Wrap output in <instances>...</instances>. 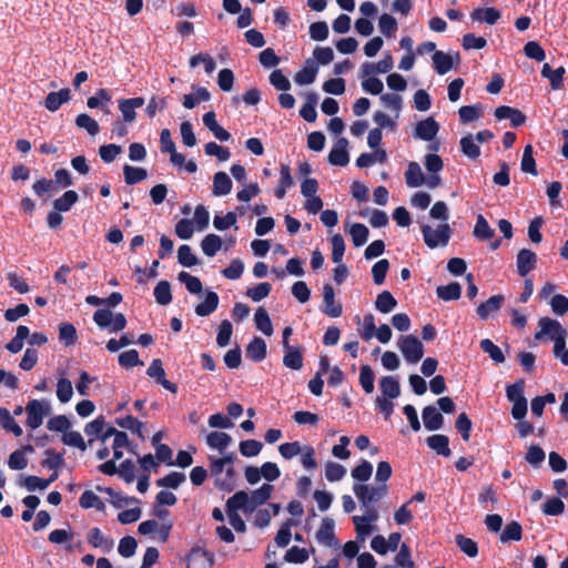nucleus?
<instances>
[{"label": "nucleus", "mask_w": 568, "mask_h": 568, "mask_svg": "<svg viewBox=\"0 0 568 568\" xmlns=\"http://www.w3.org/2000/svg\"><path fill=\"white\" fill-rule=\"evenodd\" d=\"M285 354L283 356V364L285 367L300 371L303 367V354L298 347L288 346L284 348Z\"/></svg>", "instance_id": "7c9ffc66"}, {"label": "nucleus", "mask_w": 568, "mask_h": 568, "mask_svg": "<svg viewBox=\"0 0 568 568\" xmlns=\"http://www.w3.org/2000/svg\"><path fill=\"white\" fill-rule=\"evenodd\" d=\"M297 525L293 519L285 520L275 536V542L278 547H286L291 541V527Z\"/></svg>", "instance_id": "e2e57ef3"}, {"label": "nucleus", "mask_w": 568, "mask_h": 568, "mask_svg": "<svg viewBox=\"0 0 568 568\" xmlns=\"http://www.w3.org/2000/svg\"><path fill=\"white\" fill-rule=\"evenodd\" d=\"M317 72V63L312 59H307L303 69L295 74L294 80L300 85L311 84L315 81Z\"/></svg>", "instance_id": "a878e982"}, {"label": "nucleus", "mask_w": 568, "mask_h": 568, "mask_svg": "<svg viewBox=\"0 0 568 568\" xmlns=\"http://www.w3.org/2000/svg\"><path fill=\"white\" fill-rule=\"evenodd\" d=\"M378 27H379L381 32L386 38H393L398 29L396 19L388 13H383L379 17Z\"/></svg>", "instance_id": "864d4df0"}, {"label": "nucleus", "mask_w": 568, "mask_h": 568, "mask_svg": "<svg viewBox=\"0 0 568 568\" xmlns=\"http://www.w3.org/2000/svg\"><path fill=\"white\" fill-rule=\"evenodd\" d=\"M378 517L377 510L365 511L363 516H354L353 523L357 537L364 540L366 536L371 535L373 531L371 523L376 521Z\"/></svg>", "instance_id": "9d476101"}, {"label": "nucleus", "mask_w": 568, "mask_h": 568, "mask_svg": "<svg viewBox=\"0 0 568 568\" xmlns=\"http://www.w3.org/2000/svg\"><path fill=\"white\" fill-rule=\"evenodd\" d=\"M375 374L369 365L361 366L359 371V384L366 394L374 392Z\"/></svg>", "instance_id": "4d7b16f0"}, {"label": "nucleus", "mask_w": 568, "mask_h": 568, "mask_svg": "<svg viewBox=\"0 0 568 568\" xmlns=\"http://www.w3.org/2000/svg\"><path fill=\"white\" fill-rule=\"evenodd\" d=\"M541 511L547 516H559L565 511V503L559 497H551L544 503Z\"/></svg>", "instance_id": "338daca9"}, {"label": "nucleus", "mask_w": 568, "mask_h": 568, "mask_svg": "<svg viewBox=\"0 0 568 568\" xmlns=\"http://www.w3.org/2000/svg\"><path fill=\"white\" fill-rule=\"evenodd\" d=\"M255 326L264 335L271 336L273 334V325L267 311L264 307H258L254 314Z\"/></svg>", "instance_id": "c9c22d12"}, {"label": "nucleus", "mask_w": 568, "mask_h": 568, "mask_svg": "<svg viewBox=\"0 0 568 568\" xmlns=\"http://www.w3.org/2000/svg\"><path fill=\"white\" fill-rule=\"evenodd\" d=\"M318 102V97L315 92H308L306 94V101L302 105L300 110V115L306 121V122H315L317 119V112H316V104Z\"/></svg>", "instance_id": "c85d7f7f"}, {"label": "nucleus", "mask_w": 568, "mask_h": 568, "mask_svg": "<svg viewBox=\"0 0 568 568\" xmlns=\"http://www.w3.org/2000/svg\"><path fill=\"white\" fill-rule=\"evenodd\" d=\"M504 301L505 297L501 294L490 296L487 301L480 303L477 306V315L480 320L486 321L493 313H496L500 310Z\"/></svg>", "instance_id": "f3484780"}, {"label": "nucleus", "mask_w": 568, "mask_h": 568, "mask_svg": "<svg viewBox=\"0 0 568 568\" xmlns=\"http://www.w3.org/2000/svg\"><path fill=\"white\" fill-rule=\"evenodd\" d=\"M59 339L65 346H72L78 339L77 328L73 324L64 322L59 325Z\"/></svg>", "instance_id": "49530a36"}, {"label": "nucleus", "mask_w": 568, "mask_h": 568, "mask_svg": "<svg viewBox=\"0 0 568 568\" xmlns=\"http://www.w3.org/2000/svg\"><path fill=\"white\" fill-rule=\"evenodd\" d=\"M281 179L278 185L274 190V195L282 200L286 195V190L294 185V179L291 174V168L288 164L281 163L280 165Z\"/></svg>", "instance_id": "5701e85b"}, {"label": "nucleus", "mask_w": 568, "mask_h": 568, "mask_svg": "<svg viewBox=\"0 0 568 568\" xmlns=\"http://www.w3.org/2000/svg\"><path fill=\"white\" fill-rule=\"evenodd\" d=\"M379 388L383 393V397L395 399L400 395V385L396 377L384 376L379 381Z\"/></svg>", "instance_id": "c756f323"}, {"label": "nucleus", "mask_w": 568, "mask_h": 568, "mask_svg": "<svg viewBox=\"0 0 568 568\" xmlns=\"http://www.w3.org/2000/svg\"><path fill=\"white\" fill-rule=\"evenodd\" d=\"M349 234L352 236V241L355 247L363 246L369 235V231L366 225L362 223H355L351 226Z\"/></svg>", "instance_id": "5fc2aeb1"}, {"label": "nucleus", "mask_w": 568, "mask_h": 568, "mask_svg": "<svg viewBox=\"0 0 568 568\" xmlns=\"http://www.w3.org/2000/svg\"><path fill=\"white\" fill-rule=\"evenodd\" d=\"M79 505L83 509L95 508L97 510H100V511L104 510V508H105L104 503L92 490H85L81 495V497L79 499Z\"/></svg>", "instance_id": "8fccbe9b"}, {"label": "nucleus", "mask_w": 568, "mask_h": 568, "mask_svg": "<svg viewBox=\"0 0 568 568\" xmlns=\"http://www.w3.org/2000/svg\"><path fill=\"white\" fill-rule=\"evenodd\" d=\"M372 473L373 465L368 460L362 459L361 464L352 469L351 475L355 480L365 483L371 478Z\"/></svg>", "instance_id": "0e129e2a"}, {"label": "nucleus", "mask_w": 568, "mask_h": 568, "mask_svg": "<svg viewBox=\"0 0 568 568\" xmlns=\"http://www.w3.org/2000/svg\"><path fill=\"white\" fill-rule=\"evenodd\" d=\"M422 417L424 426L428 430H438L444 425V416L433 405L423 408Z\"/></svg>", "instance_id": "dca6fc26"}, {"label": "nucleus", "mask_w": 568, "mask_h": 568, "mask_svg": "<svg viewBox=\"0 0 568 568\" xmlns=\"http://www.w3.org/2000/svg\"><path fill=\"white\" fill-rule=\"evenodd\" d=\"M398 348L404 358L412 364L418 363L424 355V345L415 335H404L398 339Z\"/></svg>", "instance_id": "7ed1b4c3"}, {"label": "nucleus", "mask_w": 568, "mask_h": 568, "mask_svg": "<svg viewBox=\"0 0 568 568\" xmlns=\"http://www.w3.org/2000/svg\"><path fill=\"white\" fill-rule=\"evenodd\" d=\"M124 181L129 185L136 184L148 176V172L143 168L131 166L125 164L123 168Z\"/></svg>", "instance_id": "3c124183"}, {"label": "nucleus", "mask_w": 568, "mask_h": 568, "mask_svg": "<svg viewBox=\"0 0 568 568\" xmlns=\"http://www.w3.org/2000/svg\"><path fill=\"white\" fill-rule=\"evenodd\" d=\"M146 374L151 378H154L158 384L162 385L169 392H171L173 394L178 393V389H179L178 385L165 378V371L163 368V364L160 358H154L151 362V364L146 371Z\"/></svg>", "instance_id": "423d86ee"}, {"label": "nucleus", "mask_w": 568, "mask_h": 568, "mask_svg": "<svg viewBox=\"0 0 568 568\" xmlns=\"http://www.w3.org/2000/svg\"><path fill=\"white\" fill-rule=\"evenodd\" d=\"M537 263V255L529 248H521L517 253L516 265L519 276L525 277L531 272Z\"/></svg>", "instance_id": "9b49d317"}, {"label": "nucleus", "mask_w": 568, "mask_h": 568, "mask_svg": "<svg viewBox=\"0 0 568 568\" xmlns=\"http://www.w3.org/2000/svg\"><path fill=\"white\" fill-rule=\"evenodd\" d=\"M334 528H335L334 520L329 517H324L322 519L320 529L316 531L317 541H320L328 547L338 546V540L335 537Z\"/></svg>", "instance_id": "f8f14e48"}, {"label": "nucleus", "mask_w": 568, "mask_h": 568, "mask_svg": "<svg viewBox=\"0 0 568 568\" xmlns=\"http://www.w3.org/2000/svg\"><path fill=\"white\" fill-rule=\"evenodd\" d=\"M232 443V437L224 432H211L206 436V444L214 449L220 450L221 453L226 449Z\"/></svg>", "instance_id": "473e14b6"}, {"label": "nucleus", "mask_w": 568, "mask_h": 568, "mask_svg": "<svg viewBox=\"0 0 568 568\" xmlns=\"http://www.w3.org/2000/svg\"><path fill=\"white\" fill-rule=\"evenodd\" d=\"M473 234L479 241H487L494 236V230L489 226L484 215L479 214L477 216Z\"/></svg>", "instance_id": "de8ad7c7"}, {"label": "nucleus", "mask_w": 568, "mask_h": 568, "mask_svg": "<svg viewBox=\"0 0 568 568\" xmlns=\"http://www.w3.org/2000/svg\"><path fill=\"white\" fill-rule=\"evenodd\" d=\"M439 131L438 122L429 116L419 121L415 128V135L424 141H433Z\"/></svg>", "instance_id": "2eb2a0df"}, {"label": "nucleus", "mask_w": 568, "mask_h": 568, "mask_svg": "<svg viewBox=\"0 0 568 568\" xmlns=\"http://www.w3.org/2000/svg\"><path fill=\"white\" fill-rule=\"evenodd\" d=\"M248 494L244 490H239L227 499L226 513H237L239 509H243L245 513H248Z\"/></svg>", "instance_id": "2f4dec72"}, {"label": "nucleus", "mask_w": 568, "mask_h": 568, "mask_svg": "<svg viewBox=\"0 0 568 568\" xmlns=\"http://www.w3.org/2000/svg\"><path fill=\"white\" fill-rule=\"evenodd\" d=\"M79 195L75 191L69 190L62 196L53 201V207L58 212H68L78 202Z\"/></svg>", "instance_id": "a19ab883"}, {"label": "nucleus", "mask_w": 568, "mask_h": 568, "mask_svg": "<svg viewBox=\"0 0 568 568\" xmlns=\"http://www.w3.org/2000/svg\"><path fill=\"white\" fill-rule=\"evenodd\" d=\"M323 313L329 317H339L343 313V306L339 302H335L334 287L326 283L323 286Z\"/></svg>", "instance_id": "0eeeda50"}, {"label": "nucleus", "mask_w": 568, "mask_h": 568, "mask_svg": "<svg viewBox=\"0 0 568 568\" xmlns=\"http://www.w3.org/2000/svg\"><path fill=\"white\" fill-rule=\"evenodd\" d=\"M546 458L544 449L538 445H531L525 455V460L534 468H539Z\"/></svg>", "instance_id": "680f3d73"}, {"label": "nucleus", "mask_w": 568, "mask_h": 568, "mask_svg": "<svg viewBox=\"0 0 568 568\" xmlns=\"http://www.w3.org/2000/svg\"><path fill=\"white\" fill-rule=\"evenodd\" d=\"M523 537V527L516 521L508 523L499 535V540L505 544L509 541H519Z\"/></svg>", "instance_id": "f704fd0d"}, {"label": "nucleus", "mask_w": 568, "mask_h": 568, "mask_svg": "<svg viewBox=\"0 0 568 568\" xmlns=\"http://www.w3.org/2000/svg\"><path fill=\"white\" fill-rule=\"evenodd\" d=\"M460 149L462 152L471 160H476L480 155V149L470 134L460 139Z\"/></svg>", "instance_id": "774afa93"}, {"label": "nucleus", "mask_w": 568, "mask_h": 568, "mask_svg": "<svg viewBox=\"0 0 568 568\" xmlns=\"http://www.w3.org/2000/svg\"><path fill=\"white\" fill-rule=\"evenodd\" d=\"M395 566L402 568H414L415 562L412 559V551L407 544L403 542L399 546V551L395 556Z\"/></svg>", "instance_id": "052dcab7"}, {"label": "nucleus", "mask_w": 568, "mask_h": 568, "mask_svg": "<svg viewBox=\"0 0 568 568\" xmlns=\"http://www.w3.org/2000/svg\"><path fill=\"white\" fill-rule=\"evenodd\" d=\"M71 100V91L69 88H63L59 91L50 92L45 100L44 106L47 110L51 112H55L60 109L63 103H67Z\"/></svg>", "instance_id": "6ab92c4d"}, {"label": "nucleus", "mask_w": 568, "mask_h": 568, "mask_svg": "<svg viewBox=\"0 0 568 568\" xmlns=\"http://www.w3.org/2000/svg\"><path fill=\"white\" fill-rule=\"evenodd\" d=\"M497 120H509L513 128H519L526 123L527 116L519 109L508 105H499L495 109Z\"/></svg>", "instance_id": "1a4fd4ad"}, {"label": "nucleus", "mask_w": 568, "mask_h": 568, "mask_svg": "<svg viewBox=\"0 0 568 568\" xmlns=\"http://www.w3.org/2000/svg\"><path fill=\"white\" fill-rule=\"evenodd\" d=\"M425 244L429 248L437 246H446L452 237V229L447 223H443L433 230L429 225L424 224L420 227Z\"/></svg>", "instance_id": "f03ea898"}, {"label": "nucleus", "mask_w": 568, "mask_h": 568, "mask_svg": "<svg viewBox=\"0 0 568 568\" xmlns=\"http://www.w3.org/2000/svg\"><path fill=\"white\" fill-rule=\"evenodd\" d=\"M232 180L225 172L220 171L214 174L212 192L215 196L227 195L232 191Z\"/></svg>", "instance_id": "cd10ccee"}, {"label": "nucleus", "mask_w": 568, "mask_h": 568, "mask_svg": "<svg viewBox=\"0 0 568 568\" xmlns=\"http://www.w3.org/2000/svg\"><path fill=\"white\" fill-rule=\"evenodd\" d=\"M115 424L121 428L129 429L133 434H136L141 439H144L142 428L144 427V423L140 422L132 415H128L125 417H120L115 419Z\"/></svg>", "instance_id": "79ce46f5"}, {"label": "nucleus", "mask_w": 568, "mask_h": 568, "mask_svg": "<svg viewBox=\"0 0 568 568\" xmlns=\"http://www.w3.org/2000/svg\"><path fill=\"white\" fill-rule=\"evenodd\" d=\"M272 291V285L268 282H262L253 287L247 288L245 295L253 302H260L267 297Z\"/></svg>", "instance_id": "6e6d98bb"}, {"label": "nucleus", "mask_w": 568, "mask_h": 568, "mask_svg": "<svg viewBox=\"0 0 568 568\" xmlns=\"http://www.w3.org/2000/svg\"><path fill=\"white\" fill-rule=\"evenodd\" d=\"M87 540L93 548H101L104 552H110L114 547L113 539L104 536L99 527H93L88 531Z\"/></svg>", "instance_id": "4468645a"}, {"label": "nucleus", "mask_w": 568, "mask_h": 568, "mask_svg": "<svg viewBox=\"0 0 568 568\" xmlns=\"http://www.w3.org/2000/svg\"><path fill=\"white\" fill-rule=\"evenodd\" d=\"M397 306V301L389 291L379 293L375 301V307L383 314L390 313Z\"/></svg>", "instance_id": "e433bc0d"}, {"label": "nucleus", "mask_w": 568, "mask_h": 568, "mask_svg": "<svg viewBox=\"0 0 568 568\" xmlns=\"http://www.w3.org/2000/svg\"><path fill=\"white\" fill-rule=\"evenodd\" d=\"M437 297L443 301H456L462 295V286L457 282L438 286L436 290Z\"/></svg>", "instance_id": "4c0bfd02"}, {"label": "nucleus", "mask_w": 568, "mask_h": 568, "mask_svg": "<svg viewBox=\"0 0 568 568\" xmlns=\"http://www.w3.org/2000/svg\"><path fill=\"white\" fill-rule=\"evenodd\" d=\"M539 331L535 333V339H541L544 336H548L550 339L554 336L560 335L566 329L561 324L550 317H541L538 322Z\"/></svg>", "instance_id": "ddd939ff"}, {"label": "nucleus", "mask_w": 568, "mask_h": 568, "mask_svg": "<svg viewBox=\"0 0 568 568\" xmlns=\"http://www.w3.org/2000/svg\"><path fill=\"white\" fill-rule=\"evenodd\" d=\"M565 68L559 67L557 69H551L548 63H545L541 68L540 74L542 78H547L549 80V84L551 90H560L564 87V74Z\"/></svg>", "instance_id": "412c9836"}, {"label": "nucleus", "mask_w": 568, "mask_h": 568, "mask_svg": "<svg viewBox=\"0 0 568 568\" xmlns=\"http://www.w3.org/2000/svg\"><path fill=\"white\" fill-rule=\"evenodd\" d=\"M154 298L160 305H168L172 302V292L170 282L163 280L160 281L154 287Z\"/></svg>", "instance_id": "37998d69"}, {"label": "nucleus", "mask_w": 568, "mask_h": 568, "mask_svg": "<svg viewBox=\"0 0 568 568\" xmlns=\"http://www.w3.org/2000/svg\"><path fill=\"white\" fill-rule=\"evenodd\" d=\"M144 104V99L141 97L122 99L119 101V110L122 113L123 122H133L136 118L135 109Z\"/></svg>", "instance_id": "a211bd4d"}, {"label": "nucleus", "mask_w": 568, "mask_h": 568, "mask_svg": "<svg viewBox=\"0 0 568 568\" xmlns=\"http://www.w3.org/2000/svg\"><path fill=\"white\" fill-rule=\"evenodd\" d=\"M44 455L47 456L44 459L41 460V465L44 468L52 469V470H59L65 465V459L63 457V454L57 453L52 448H48L44 452Z\"/></svg>", "instance_id": "ea45409f"}, {"label": "nucleus", "mask_w": 568, "mask_h": 568, "mask_svg": "<svg viewBox=\"0 0 568 568\" xmlns=\"http://www.w3.org/2000/svg\"><path fill=\"white\" fill-rule=\"evenodd\" d=\"M405 180L409 187H418L424 184L425 176L417 162H409L407 171L405 172Z\"/></svg>", "instance_id": "72a5a7b5"}, {"label": "nucleus", "mask_w": 568, "mask_h": 568, "mask_svg": "<svg viewBox=\"0 0 568 568\" xmlns=\"http://www.w3.org/2000/svg\"><path fill=\"white\" fill-rule=\"evenodd\" d=\"M458 114L462 123H470L481 118L483 108L480 104L463 105L459 108Z\"/></svg>", "instance_id": "09e8293b"}, {"label": "nucleus", "mask_w": 568, "mask_h": 568, "mask_svg": "<svg viewBox=\"0 0 568 568\" xmlns=\"http://www.w3.org/2000/svg\"><path fill=\"white\" fill-rule=\"evenodd\" d=\"M427 446L433 449L437 455L449 457L452 450L449 448V438L443 434H435L426 438Z\"/></svg>", "instance_id": "4be33fe9"}, {"label": "nucleus", "mask_w": 568, "mask_h": 568, "mask_svg": "<svg viewBox=\"0 0 568 568\" xmlns=\"http://www.w3.org/2000/svg\"><path fill=\"white\" fill-rule=\"evenodd\" d=\"M219 295L213 291H209L205 294V298L202 303L195 306V313L197 316L205 317L216 311L219 306Z\"/></svg>", "instance_id": "bb28decb"}, {"label": "nucleus", "mask_w": 568, "mask_h": 568, "mask_svg": "<svg viewBox=\"0 0 568 568\" xmlns=\"http://www.w3.org/2000/svg\"><path fill=\"white\" fill-rule=\"evenodd\" d=\"M274 487L271 484H263L248 496L247 511H254L256 507L264 505L272 496Z\"/></svg>", "instance_id": "aec40b11"}, {"label": "nucleus", "mask_w": 568, "mask_h": 568, "mask_svg": "<svg viewBox=\"0 0 568 568\" xmlns=\"http://www.w3.org/2000/svg\"><path fill=\"white\" fill-rule=\"evenodd\" d=\"M222 244V239L212 233L203 237L201 241V248L206 256L212 257L221 250Z\"/></svg>", "instance_id": "58836bf2"}, {"label": "nucleus", "mask_w": 568, "mask_h": 568, "mask_svg": "<svg viewBox=\"0 0 568 568\" xmlns=\"http://www.w3.org/2000/svg\"><path fill=\"white\" fill-rule=\"evenodd\" d=\"M51 410L49 403L41 402L39 399H31L26 406L27 412V426L31 429L40 427L43 423V418Z\"/></svg>", "instance_id": "20e7f679"}, {"label": "nucleus", "mask_w": 568, "mask_h": 568, "mask_svg": "<svg viewBox=\"0 0 568 568\" xmlns=\"http://www.w3.org/2000/svg\"><path fill=\"white\" fill-rule=\"evenodd\" d=\"M178 280L185 285L186 290L191 294H200L203 291L201 280L194 275H191L187 272H180L178 275Z\"/></svg>", "instance_id": "603ef678"}, {"label": "nucleus", "mask_w": 568, "mask_h": 568, "mask_svg": "<svg viewBox=\"0 0 568 568\" xmlns=\"http://www.w3.org/2000/svg\"><path fill=\"white\" fill-rule=\"evenodd\" d=\"M353 491L365 511L377 510L374 504L378 503L387 494V486H369L358 484L353 486Z\"/></svg>", "instance_id": "f257e3e1"}, {"label": "nucleus", "mask_w": 568, "mask_h": 568, "mask_svg": "<svg viewBox=\"0 0 568 568\" xmlns=\"http://www.w3.org/2000/svg\"><path fill=\"white\" fill-rule=\"evenodd\" d=\"M479 345L483 352L487 353L495 363L500 364L505 362L504 353L491 339L484 338Z\"/></svg>", "instance_id": "bf43d9fd"}, {"label": "nucleus", "mask_w": 568, "mask_h": 568, "mask_svg": "<svg viewBox=\"0 0 568 568\" xmlns=\"http://www.w3.org/2000/svg\"><path fill=\"white\" fill-rule=\"evenodd\" d=\"M501 17L498 9L494 7L478 8L470 12V19L476 22H485L487 24H495Z\"/></svg>", "instance_id": "393cba45"}, {"label": "nucleus", "mask_w": 568, "mask_h": 568, "mask_svg": "<svg viewBox=\"0 0 568 568\" xmlns=\"http://www.w3.org/2000/svg\"><path fill=\"white\" fill-rule=\"evenodd\" d=\"M347 146L348 140L346 138H339L328 153V162L335 166H346L349 162Z\"/></svg>", "instance_id": "6e6552de"}, {"label": "nucleus", "mask_w": 568, "mask_h": 568, "mask_svg": "<svg viewBox=\"0 0 568 568\" xmlns=\"http://www.w3.org/2000/svg\"><path fill=\"white\" fill-rule=\"evenodd\" d=\"M267 346L262 337L255 336L246 346V356L255 363L265 359Z\"/></svg>", "instance_id": "b1692460"}, {"label": "nucleus", "mask_w": 568, "mask_h": 568, "mask_svg": "<svg viewBox=\"0 0 568 568\" xmlns=\"http://www.w3.org/2000/svg\"><path fill=\"white\" fill-rule=\"evenodd\" d=\"M186 477L183 473L172 471L166 476L156 480V486L176 489L181 484L185 481Z\"/></svg>", "instance_id": "13d9d810"}, {"label": "nucleus", "mask_w": 568, "mask_h": 568, "mask_svg": "<svg viewBox=\"0 0 568 568\" xmlns=\"http://www.w3.org/2000/svg\"><path fill=\"white\" fill-rule=\"evenodd\" d=\"M0 424L4 430L11 432L14 436L19 437L22 435V428L17 424L10 412L4 407H0Z\"/></svg>", "instance_id": "c03bdc74"}, {"label": "nucleus", "mask_w": 568, "mask_h": 568, "mask_svg": "<svg viewBox=\"0 0 568 568\" xmlns=\"http://www.w3.org/2000/svg\"><path fill=\"white\" fill-rule=\"evenodd\" d=\"M432 60L433 68L439 75L446 74L454 68L455 64L459 65L462 61L458 51L454 52L453 54L446 53L444 51H435Z\"/></svg>", "instance_id": "39448f33"}, {"label": "nucleus", "mask_w": 568, "mask_h": 568, "mask_svg": "<svg viewBox=\"0 0 568 568\" xmlns=\"http://www.w3.org/2000/svg\"><path fill=\"white\" fill-rule=\"evenodd\" d=\"M210 460H211V468H210L211 474H212V476H214L216 478L215 486L221 489H224L226 491L233 490L232 484L226 483V481H221L219 479V477L221 476V474L223 473V470L225 468V465L223 464V462L220 458H213V457H210Z\"/></svg>", "instance_id": "a18cd8bd"}, {"label": "nucleus", "mask_w": 568, "mask_h": 568, "mask_svg": "<svg viewBox=\"0 0 568 568\" xmlns=\"http://www.w3.org/2000/svg\"><path fill=\"white\" fill-rule=\"evenodd\" d=\"M473 423L466 413H460L455 422V428L460 434L464 442L470 438Z\"/></svg>", "instance_id": "69168bd1"}]
</instances>
